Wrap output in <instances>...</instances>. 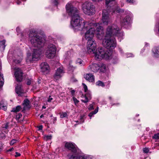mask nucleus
<instances>
[{
  "label": "nucleus",
  "mask_w": 159,
  "mask_h": 159,
  "mask_svg": "<svg viewBox=\"0 0 159 159\" xmlns=\"http://www.w3.org/2000/svg\"><path fill=\"white\" fill-rule=\"evenodd\" d=\"M123 33L120 30V28L116 25L113 24L109 26L107 28L106 34L104 39L103 40L102 44L107 50L112 51L116 46V42L114 38L112 36H117L118 37L120 41L123 36Z\"/></svg>",
  "instance_id": "1"
},
{
  "label": "nucleus",
  "mask_w": 159,
  "mask_h": 159,
  "mask_svg": "<svg viewBox=\"0 0 159 159\" xmlns=\"http://www.w3.org/2000/svg\"><path fill=\"white\" fill-rule=\"evenodd\" d=\"M29 39L32 46L37 48L43 47L45 41V37L39 36L37 31L34 29L30 30Z\"/></svg>",
  "instance_id": "2"
},
{
  "label": "nucleus",
  "mask_w": 159,
  "mask_h": 159,
  "mask_svg": "<svg viewBox=\"0 0 159 159\" xmlns=\"http://www.w3.org/2000/svg\"><path fill=\"white\" fill-rule=\"evenodd\" d=\"M65 147L71 152L67 155L69 159H92L91 157L87 156H80L78 157L76 154L78 148L74 143L66 142L65 144Z\"/></svg>",
  "instance_id": "3"
},
{
  "label": "nucleus",
  "mask_w": 159,
  "mask_h": 159,
  "mask_svg": "<svg viewBox=\"0 0 159 159\" xmlns=\"http://www.w3.org/2000/svg\"><path fill=\"white\" fill-rule=\"evenodd\" d=\"M94 54L95 59L100 60L104 58L106 60H108L111 58L112 52L111 51L105 50L102 48H99L97 49H96Z\"/></svg>",
  "instance_id": "4"
},
{
  "label": "nucleus",
  "mask_w": 159,
  "mask_h": 159,
  "mask_svg": "<svg viewBox=\"0 0 159 159\" xmlns=\"http://www.w3.org/2000/svg\"><path fill=\"white\" fill-rule=\"evenodd\" d=\"M92 24L89 20H71L70 25L74 30L76 31L84 30L91 25Z\"/></svg>",
  "instance_id": "5"
},
{
  "label": "nucleus",
  "mask_w": 159,
  "mask_h": 159,
  "mask_svg": "<svg viewBox=\"0 0 159 159\" xmlns=\"http://www.w3.org/2000/svg\"><path fill=\"white\" fill-rule=\"evenodd\" d=\"M66 7V11L71 17V20H81L83 19L79 15L78 11L73 6L71 2H68Z\"/></svg>",
  "instance_id": "6"
},
{
  "label": "nucleus",
  "mask_w": 159,
  "mask_h": 159,
  "mask_svg": "<svg viewBox=\"0 0 159 159\" xmlns=\"http://www.w3.org/2000/svg\"><path fill=\"white\" fill-rule=\"evenodd\" d=\"M41 48H37L33 49L32 56L30 53H28L26 60L27 64L33 62V61H37L40 59L41 54L42 53V50Z\"/></svg>",
  "instance_id": "7"
},
{
  "label": "nucleus",
  "mask_w": 159,
  "mask_h": 159,
  "mask_svg": "<svg viewBox=\"0 0 159 159\" xmlns=\"http://www.w3.org/2000/svg\"><path fill=\"white\" fill-rule=\"evenodd\" d=\"M82 6L83 11L86 14L91 15L94 13V7L91 2H85L82 5Z\"/></svg>",
  "instance_id": "8"
},
{
  "label": "nucleus",
  "mask_w": 159,
  "mask_h": 159,
  "mask_svg": "<svg viewBox=\"0 0 159 159\" xmlns=\"http://www.w3.org/2000/svg\"><path fill=\"white\" fill-rule=\"evenodd\" d=\"M87 49L89 54L94 52L96 49L97 45L93 39H89L87 41Z\"/></svg>",
  "instance_id": "9"
},
{
  "label": "nucleus",
  "mask_w": 159,
  "mask_h": 159,
  "mask_svg": "<svg viewBox=\"0 0 159 159\" xmlns=\"http://www.w3.org/2000/svg\"><path fill=\"white\" fill-rule=\"evenodd\" d=\"M87 68L90 72L97 73L99 70L100 65L99 64L92 63Z\"/></svg>",
  "instance_id": "10"
},
{
  "label": "nucleus",
  "mask_w": 159,
  "mask_h": 159,
  "mask_svg": "<svg viewBox=\"0 0 159 159\" xmlns=\"http://www.w3.org/2000/svg\"><path fill=\"white\" fill-rule=\"evenodd\" d=\"M88 30L85 33V38L86 39L88 40L89 39H93V37L94 36L95 33V29L93 28L88 27L84 30ZM84 29L83 30H84Z\"/></svg>",
  "instance_id": "11"
},
{
  "label": "nucleus",
  "mask_w": 159,
  "mask_h": 159,
  "mask_svg": "<svg viewBox=\"0 0 159 159\" xmlns=\"http://www.w3.org/2000/svg\"><path fill=\"white\" fill-rule=\"evenodd\" d=\"M65 73L63 67H61L57 69L54 74V78L56 80L59 79Z\"/></svg>",
  "instance_id": "12"
},
{
  "label": "nucleus",
  "mask_w": 159,
  "mask_h": 159,
  "mask_svg": "<svg viewBox=\"0 0 159 159\" xmlns=\"http://www.w3.org/2000/svg\"><path fill=\"white\" fill-rule=\"evenodd\" d=\"M14 75L17 81L20 82L22 79L23 72L19 68H15Z\"/></svg>",
  "instance_id": "13"
},
{
  "label": "nucleus",
  "mask_w": 159,
  "mask_h": 159,
  "mask_svg": "<svg viewBox=\"0 0 159 159\" xmlns=\"http://www.w3.org/2000/svg\"><path fill=\"white\" fill-rule=\"evenodd\" d=\"M15 56L16 57V59H14V61L16 63H20L22 59V53L21 51L18 50L15 51Z\"/></svg>",
  "instance_id": "14"
},
{
  "label": "nucleus",
  "mask_w": 159,
  "mask_h": 159,
  "mask_svg": "<svg viewBox=\"0 0 159 159\" xmlns=\"http://www.w3.org/2000/svg\"><path fill=\"white\" fill-rule=\"evenodd\" d=\"M41 71L43 73L48 72L49 70V66L46 62H43L40 65Z\"/></svg>",
  "instance_id": "15"
},
{
  "label": "nucleus",
  "mask_w": 159,
  "mask_h": 159,
  "mask_svg": "<svg viewBox=\"0 0 159 159\" xmlns=\"http://www.w3.org/2000/svg\"><path fill=\"white\" fill-rule=\"evenodd\" d=\"M84 78L87 80L91 82H94L95 81L94 76L91 73H87L84 75Z\"/></svg>",
  "instance_id": "16"
},
{
  "label": "nucleus",
  "mask_w": 159,
  "mask_h": 159,
  "mask_svg": "<svg viewBox=\"0 0 159 159\" xmlns=\"http://www.w3.org/2000/svg\"><path fill=\"white\" fill-rule=\"evenodd\" d=\"M90 21V22H91L92 23V24H91V25H88V27H90V26H98V27H97V28H96V29L95 30V33H100V32H101V30H103V27L100 25L99 24V23H92V20H89Z\"/></svg>",
  "instance_id": "17"
},
{
  "label": "nucleus",
  "mask_w": 159,
  "mask_h": 159,
  "mask_svg": "<svg viewBox=\"0 0 159 159\" xmlns=\"http://www.w3.org/2000/svg\"><path fill=\"white\" fill-rule=\"evenodd\" d=\"M16 92L18 96H21L24 93V91L21 88V85L17 84L16 87Z\"/></svg>",
  "instance_id": "18"
},
{
  "label": "nucleus",
  "mask_w": 159,
  "mask_h": 159,
  "mask_svg": "<svg viewBox=\"0 0 159 159\" xmlns=\"http://www.w3.org/2000/svg\"><path fill=\"white\" fill-rule=\"evenodd\" d=\"M56 53L54 52V51H50L46 50L45 55L46 57L49 59H52L55 56Z\"/></svg>",
  "instance_id": "19"
},
{
  "label": "nucleus",
  "mask_w": 159,
  "mask_h": 159,
  "mask_svg": "<svg viewBox=\"0 0 159 159\" xmlns=\"http://www.w3.org/2000/svg\"><path fill=\"white\" fill-rule=\"evenodd\" d=\"M154 57H159V46L155 47L152 50Z\"/></svg>",
  "instance_id": "20"
},
{
  "label": "nucleus",
  "mask_w": 159,
  "mask_h": 159,
  "mask_svg": "<svg viewBox=\"0 0 159 159\" xmlns=\"http://www.w3.org/2000/svg\"><path fill=\"white\" fill-rule=\"evenodd\" d=\"M110 19L108 12L106 10H103L102 16V20H108Z\"/></svg>",
  "instance_id": "21"
},
{
  "label": "nucleus",
  "mask_w": 159,
  "mask_h": 159,
  "mask_svg": "<svg viewBox=\"0 0 159 159\" xmlns=\"http://www.w3.org/2000/svg\"><path fill=\"white\" fill-rule=\"evenodd\" d=\"M97 38L100 40H103L104 39L105 36L104 35V30H101L100 33H96Z\"/></svg>",
  "instance_id": "22"
},
{
  "label": "nucleus",
  "mask_w": 159,
  "mask_h": 159,
  "mask_svg": "<svg viewBox=\"0 0 159 159\" xmlns=\"http://www.w3.org/2000/svg\"><path fill=\"white\" fill-rule=\"evenodd\" d=\"M56 50L57 48L56 46L52 44H50L48 45L47 50L49 51L52 52L53 51L54 52L56 53Z\"/></svg>",
  "instance_id": "23"
},
{
  "label": "nucleus",
  "mask_w": 159,
  "mask_h": 159,
  "mask_svg": "<svg viewBox=\"0 0 159 159\" xmlns=\"http://www.w3.org/2000/svg\"><path fill=\"white\" fill-rule=\"evenodd\" d=\"M29 101L27 99L24 100L23 105L24 106V107L22 111L24 112V111L26 109L27 106L29 104Z\"/></svg>",
  "instance_id": "24"
},
{
  "label": "nucleus",
  "mask_w": 159,
  "mask_h": 159,
  "mask_svg": "<svg viewBox=\"0 0 159 159\" xmlns=\"http://www.w3.org/2000/svg\"><path fill=\"white\" fill-rule=\"evenodd\" d=\"M106 4L107 7H111L115 3V0H105Z\"/></svg>",
  "instance_id": "25"
},
{
  "label": "nucleus",
  "mask_w": 159,
  "mask_h": 159,
  "mask_svg": "<svg viewBox=\"0 0 159 159\" xmlns=\"http://www.w3.org/2000/svg\"><path fill=\"white\" fill-rule=\"evenodd\" d=\"M129 21V20H122L121 22V25L125 28H128L130 25Z\"/></svg>",
  "instance_id": "26"
},
{
  "label": "nucleus",
  "mask_w": 159,
  "mask_h": 159,
  "mask_svg": "<svg viewBox=\"0 0 159 159\" xmlns=\"http://www.w3.org/2000/svg\"><path fill=\"white\" fill-rule=\"evenodd\" d=\"M5 41L3 40L0 42V49L2 51L4 50L6 45H5Z\"/></svg>",
  "instance_id": "27"
},
{
  "label": "nucleus",
  "mask_w": 159,
  "mask_h": 159,
  "mask_svg": "<svg viewBox=\"0 0 159 159\" xmlns=\"http://www.w3.org/2000/svg\"><path fill=\"white\" fill-rule=\"evenodd\" d=\"M100 71L103 72H105L106 70V67L105 65L102 63H100Z\"/></svg>",
  "instance_id": "28"
},
{
  "label": "nucleus",
  "mask_w": 159,
  "mask_h": 159,
  "mask_svg": "<svg viewBox=\"0 0 159 159\" xmlns=\"http://www.w3.org/2000/svg\"><path fill=\"white\" fill-rule=\"evenodd\" d=\"M21 109V106H18L16 107L13 108L11 111V112H17L20 111Z\"/></svg>",
  "instance_id": "29"
},
{
  "label": "nucleus",
  "mask_w": 159,
  "mask_h": 159,
  "mask_svg": "<svg viewBox=\"0 0 159 159\" xmlns=\"http://www.w3.org/2000/svg\"><path fill=\"white\" fill-rule=\"evenodd\" d=\"M98 107H97V108L95 109V110L90 112L89 115V116L90 117V119L91 118V117L93 115L97 113L98 111Z\"/></svg>",
  "instance_id": "30"
},
{
  "label": "nucleus",
  "mask_w": 159,
  "mask_h": 159,
  "mask_svg": "<svg viewBox=\"0 0 159 159\" xmlns=\"http://www.w3.org/2000/svg\"><path fill=\"white\" fill-rule=\"evenodd\" d=\"M4 84V79L3 75L0 73V87H2Z\"/></svg>",
  "instance_id": "31"
},
{
  "label": "nucleus",
  "mask_w": 159,
  "mask_h": 159,
  "mask_svg": "<svg viewBox=\"0 0 159 159\" xmlns=\"http://www.w3.org/2000/svg\"><path fill=\"white\" fill-rule=\"evenodd\" d=\"M96 85L97 86H101L102 87H104L105 86V84L104 83L100 80H98L97 82L95 83Z\"/></svg>",
  "instance_id": "32"
},
{
  "label": "nucleus",
  "mask_w": 159,
  "mask_h": 159,
  "mask_svg": "<svg viewBox=\"0 0 159 159\" xmlns=\"http://www.w3.org/2000/svg\"><path fill=\"white\" fill-rule=\"evenodd\" d=\"M76 63L81 66H83L84 65V63L83 62V61L80 59H78L76 61Z\"/></svg>",
  "instance_id": "33"
},
{
  "label": "nucleus",
  "mask_w": 159,
  "mask_h": 159,
  "mask_svg": "<svg viewBox=\"0 0 159 159\" xmlns=\"http://www.w3.org/2000/svg\"><path fill=\"white\" fill-rule=\"evenodd\" d=\"M52 138V136L51 135H45L44 137V139L46 141L50 140Z\"/></svg>",
  "instance_id": "34"
},
{
  "label": "nucleus",
  "mask_w": 159,
  "mask_h": 159,
  "mask_svg": "<svg viewBox=\"0 0 159 159\" xmlns=\"http://www.w3.org/2000/svg\"><path fill=\"white\" fill-rule=\"evenodd\" d=\"M86 93L85 94V96H87V98H88L89 100H90L91 98V95L90 93V92L89 91H87V92H86Z\"/></svg>",
  "instance_id": "35"
},
{
  "label": "nucleus",
  "mask_w": 159,
  "mask_h": 159,
  "mask_svg": "<svg viewBox=\"0 0 159 159\" xmlns=\"http://www.w3.org/2000/svg\"><path fill=\"white\" fill-rule=\"evenodd\" d=\"M152 138L156 139H159V133L155 134L154 135L152 136Z\"/></svg>",
  "instance_id": "36"
},
{
  "label": "nucleus",
  "mask_w": 159,
  "mask_h": 159,
  "mask_svg": "<svg viewBox=\"0 0 159 159\" xmlns=\"http://www.w3.org/2000/svg\"><path fill=\"white\" fill-rule=\"evenodd\" d=\"M67 116V113L66 112L62 113L60 115V117L61 118H63L65 117H66Z\"/></svg>",
  "instance_id": "37"
},
{
  "label": "nucleus",
  "mask_w": 159,
  "mask_h": 159,
  "mask_svg": "<svg viewBox=\"0 0 159 159\" xmlns=\"http://www.w3.org/2000/svg\"><path fill=\"white\" fill-rule=\"evenodd\" d=\"M85 98V100L82 99L81 100V101L84 103H86L88 102L89 101V100L88 98H87V96H86L84 97Z\"/></svg>",
  "instance_id": "38"
},
{
  "label": "nucleus",
  "mask_w": 159,
  "mask_h": 159,
  "mask_svg": "<svg viewBox=\"0 0 159 159\" xmlns=\"http://www.w3.org/2000/svg\"><path fill=\"white\" fill-rule=\"evenodd\" d=\"M1 108H2L4 111H6L7 110V107L5 106H2L1 103H0V109Z\"/></svg>",
  "instance_id": "39"
},
{
  "label": "nucleus",
  "mask_w": 159,
  "mask_h": 159,
  "mask_svg": "<svg viewBox=\"0 0 159 159\" xmlns=\"http://www.w3.org/2000/svg\"><path fill=\"white\" fill-rule=\"evenodd\" d=\"M82 85L84 89V92H87V91H88L87 86L84 83H82Z\"/></svg>",
  "instance_id": "40"
},
{
  "label": "nucleus",
  "mask_w": 159,
  "mask_h": 159,
  "mask_svg": "<svg viewBox=\"0 0 159 159\" xmlns=\"http://www.w3.org/2000/svg\"><path fill=\"white\" fill-rule=\"evenodd\" d=\"M149 149L148 148H145L143 149V151L144 153H148L149 151Z\"/></svg>",
  "instance_id": "41"
},
{
  "label": "nucleus",
  "mask_w": 159,
  "mask_h": 159,
  "mask_svg": "<svg viewBox=\"0 0 159 159\" xmlns=\"http://www.w3.org/2000/svg\"><path fill=\"white\" fill-rule=\"evenodd\" d=\"M8 125L9 123H7L3 125L2 127L6 129H7L8 128Z\"/></svg>",
  "instance_id": "42"
},
{
  "label": "nucleus",
  "mask_w": 159,
  "mask_h": 159,
  "mask_svg": "<svg viewBox=\"0 0 159 159\" xmlns=\"http://www.w3.org/2000/svg\"><path fill=\"white\" fill-rule=\"evenodd\" d=\"M70 52H67L66 54V56L65 58L66 59H69V57H70Z\"/></svg>",
  "instance_id": "43"
},
{
  "label": "nucleus",
  "mask_w": 159,
  "mask_h": 159,
  "mask_svg": "<svg viewBox=\"0 0 159 159\" xmlns=\"http://www.w3.org/2000/svg\"><path fill=\"white\" fill-rule=\"evenodd\" d=\"M16 141H17V140L15 139H13L11 141V143H10L11 145H13L16 142Z\"/></svg>",
  "instance_id": "44"
},
{
  "label": "nucleus",
  "mask_w": 159,
  "mask_h": 159,
  "mask_svg": "<svg viewBox=\"0 0 159 159\" xmlns=\"http://www.w3.org/2000/svg\"><path fill=\"white\" fill-rule=\"evenodd\" d=\"M93 103L90 104L89 105V109L90 110H91L93 109Z\"/></svg>",
  "instance_id": "45"
},
{
  "label": "nucleus",
  "mask_w": 159,
  "mask_h": 159,
  "mask_svg": "<svg viewBox=\"0 0 159 159\" xmlns=\"http://www.w3.org/2000/svg\"><path fill=\"white\" fill-rule=\"evenodd\" d=\"M22 116V114L19 113L16 116V118H17L18 120H19Z\"/></svg>",
  "instance_id": "46"
},
{
  "label": "nucleus",
  "mask_w": 159,
  "mask_h": 159,
  "mask_svg": "<svg viewBox=\"0 0 159 159\" xmlns=\"http://www.w3.org/2000/svg\"><path fill=\"white\" fill-rule=\"evenodd\" d=\"M132 19V17H130L129 16H127L125 19V20H129Z\"/></svg>",
  "instance_id": "47"
},
{
  "label": "nucleus",
  "mask_w": 159,
  "mask_h": 159,
  "mask_svg": "<svg viewBox=\"0 0 159 159\" xmlns=\"http://www.w3.org/2000/svg\"><path fill=\"white\" fill-rule=\"evenodd\" d=\"M83 117H84V116H80V123H83L84 121V119H83Z\"/></svg>",
  "instance_id": "48"
},
{
  "label": "nucleus",
  "mask_w": 159,
  "mask_h": 159,
  "mask_svg": "<svg viewBox=\"0 0 159 159\" xmlns=\"http://www.w3.org/2000/svg\"><path fill=\"white\" fill-rule=\"evenodd\" d=\"M73 99L75 103H78L79 102V101L77 100V99L74 97H73Z\"/></svg>",
  "instance_id": "49"
},
{
  "label": "nucleus",
  "mask_w": 159,
  "mask_h": 159,
  "mask_svg": "<svg viewBox=\"0 0 159 159\" xmlns=\"http://www.w3.org/2000/svg\"><path fill=\"white\" fill-rule=\"evenodd\" d=\"M126 56L127 57H133V55L131 53H128L127 54Z\"/></svg>",
  "instance_id": "50"
},
{
  "label": "nucleus",
  "mask_w": 159,
  "mask_h": 159,
  "mask_svg": "<svg viewBox=\"0 0 159 159\" xmlns=\"http://www.w3.org/2000/svg\"><path fill=\"white\" fill-rule=\"evenodd\" d=\"M52 3L55 5L57 6L58 4V1L57 0H54L52 2Z\"/></svg>",
  "instance_id": "51"
},
{
  "label": "nucleus",
  "mask_w": 159,
  "mask_h": 159,
  "mask_svg": "<svg viewBox=\"0 0 159 159\" xmlns=\"http://www.w3.org/2000/svg\"><path fill=\"white\" fill-rule=\"evenodd\" d=\"M126 1L129 3H133L134 2V0H126Z\"/></svg>",
  "instance_id": "52"
},
{
  "label": "nucleus",
  "mask_w": 159,
  "mask_h": 159,
  "mask_svg": "<svg viewBox=\"0 0 159 159\" xmlns=\"http://www.w3.org/2000/svg\"><path fill=\"white\" fill-rule=\"evenodd\" d=\"M52 98L51 96H49V98L48 100V102H50L52 100Z\"/></svg>",
  "instance_id": "53"
},
{
  "label": "nucleus",
  "mask_w": 159,
  "mask_h": 159,
  "mask_svg": "<svg viewBox=\"0 0 159 159\" xmlns=\"http://www.w3.org/2000/svg\"><path fill=\"white\" fill-rule=\"evenodd\" d=\"M16 155H15V156L16 157L20 156V154L17 152H16Z\"/></svg>",
  "instance_id": "54"
},
{
  "label": "nucleus",
  "mask_w": 159,
  "mask_h": 159,
  "mask_svg": "<svg viewBox=\"0 0 159 159\" xmlns=\"http://www.w3.org/2000/svg\"><path fill=\"white\" fill-rule=\"evenodd\" d=\"M31 84V80H28L27 82V84L28 85H30Z\"/></svg>",
  "instance_id": "55"
},
{
  "label": "nucleus",
  "mask_w": 159,
  "mask_h": 159,
  "mask_svg": "<svg viewBox=\"0 0 159 159\" xmlns=\"http://www.w3.org/2000/svg\"><path fill=\"white\" fill-rule=\"evenodd\" d=\"M108 20H105V21L103 20V24H106V25H107V23H108Z\"/></svg>",
  "instance_id": "56"
},
{
  "label": "nucleus",
  "mask_w": 159,
  "mask_h": 159,
  "mask_svg": "<svg viewBox=\"0 0 159 159\" xmlns=\"http://www.w3.org/2000/svg\"><path fill=\"white\" fill-rule=\"evenodd\" d=\"M116 11L118 13H120V12H122V11H123L122 9H119L117 10Z\"/></svg>",
  "instance_id": "57"
},
{
  "label": "nucleus",
  "mask_w": 159,
  "mask_h": 159,
  "mask_svg": "<svg viewBox=\"0 0 159 159\" xmlns=\"http://www.w3.org/2000/svg\"><path fill=\"white\" fill-rule=\"evenodd\" d=\"M38 128H39V130H42V128H43V126H42V125H41L39 126L38 127Z\"/></svg>",
  "instance_id": "58"
},
{
  "label": "nucleus",
  "mask_w": 159,
  "mask_h": 159,
  "mask_svg": "<svg viewBox=\"0 0 159 159\" xmlns=\"http://www.w3.org/2000/svg\"><path fill=\"white\" fill-rule=\"evenodd\" d=\"M71 92L72 94L73 95L75 93V91L74 90H71Z\"/></svg>",
  "instance_id": "59"
},
{
  "label": "nucleus",
  "mask_w": 159,
  "mask_h": 159,
  "mask_svg": "<svg viewBox=\"0 0 159 159\" xmlns=\"http://www.w3.org/2000/svg\"><path fill=\"white\" fill-rule=\"evenodd\" d=\"M92 0L94 2H100V1H101L102 0Z\"/></svg>",
  "instance_id": "60"
},
{
  "label": "nucleus",
  "mask_w": 159,
  "mask_h": 159,
  "mask_svg": "<svg viewBox=\"0 0 159 159\" xmlns=\"http://www.w3.org/2000/svg\"><path fill=\"white\" fill-rule=\"evenodd\" d=\"M14 149L13 148H10V149H8L7 151V152H10V151H12V150H13Z\"/></svg>",
  "instance_id": "61"
},
{
  "label": "nucleus",
  "mask_w": 159,
  "mask_h": 159,
  "mask_svg": "<svg viewBox=\"0 0 159 159\" xmlns=\"http://www.w3.org/2000/svg\"><path fill=\"white\" fill-rule=\"evenodd\" d=\"M16 30L17 32L18 33H19L20 32V29L19 27H17L16 29Z\"/></svg>",
  "instance_id": "62"
},
{
  "label": "nucleus",
  "mask_w": 159,
  "mask_h": 159,
  "mask_svg": "<svg viewBox=\"0 0 159 159\" xmlns=\"http://www.w3.org/2000/svg\"><path fill=\"white\" fill-rule=\"evenodd\" d=\"M21 3V2L19 1H17L16 2V3L18 5H19Z\"/></svg>",
  "instance_id": "63"
},
{
  "label": "nucleus",
  "mask_w": 159,
  "mask_h": 159,
  "mask_svg": "<svg viewBox=\"0 0 159 159\" xmlns=\"http://www.w3.org/2000/svg\"><path fill=\"white\" fill-rule=\"evenodd\" d=\"M156 26L158 27V31L159 33V22L157 24Z\"/></svg>",
  "instance_id": "64"
}]
</instances>
